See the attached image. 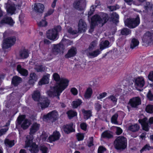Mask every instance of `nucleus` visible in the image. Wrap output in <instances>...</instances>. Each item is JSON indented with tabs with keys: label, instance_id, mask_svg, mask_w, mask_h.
Wrapping results in <instances>:
<instances>
[{
	"label": "nucleus",
	"instance_id": "31",
	"mask_svg": "<svg viewBox=\"0 0 153 153\" xmlns=\"http://www.w3.org/2000/svg\"><path fill=\"white\" fill-rule=\"evenodd\" d=\"M139 43L137 39L135 38L132 39L130 44V48L132 49L134 48L138 45Z\"/></svg>",
	"mask_w": 153,
	"mask_h": 153
},
{
	"label": "nucleus",
	"instance_id": "50",
	"mask_svg": "<svg viewBox=\"0 0 153 153\" xmlns=\"http://www.w3.org/2000/svg\"><path fill=\"white\" fill-rule=\"evenodd\" d=\"M76 136L78 140H82L84 139V134L82 133H78L76 134Z\"/></svg>",
	"mask_w": 153,
	"mask_h": 153
},
{
	"label": "nucleus",
	"instance_id": "53",
	"mask_svg": "<svg viewBox=\"0 0 153 153\" xmlns=\"http://www.w3.org/2000/svg\"><path fill=\"white\" fill-rule=\"evenodd\" d=\"M8 128L7 126L4 128L1 129L0 130V136L4 134L8 130Z\"/></svg>",
	"mask_w": 153,
	"mask_h": 153
},
{
	"label": "nucleus",
	"instance_id": "45",
	"mask_svg": "<svg viewBox=\"0 0 153 153\" xmlns=\"http://www.w3.org/2000/svg\"><path fill=\"white\" fill-rule=\"evenodd\" d=\"M74 6L76 9L78 10H80V9L79 8V7L81 6L80 2L79 0L76 1L73 4Z\"/></svg>",
	"mask_w": 153,
	"mask_h": 153
},
{
	"label": "nucleus",
	"instance_id": "3",
	"mask_svg": "<svg viewBox=\"0 0 153 153\" xmlns=\"http://www.w3.org/2000/svg\"><path fill=\"white\" fill-rule=\"evenodd\" d=\"M32 96L35 101L39 102L38 104V105L42 108L47 107L49 105L50 102L47 98L42 97H40V92L39 91H35Z\"/></svg>",
	"mask_w": 153,
	"mask_h": 153
},
{
	"label": "nucleus",
	"instance_id": "9",
	"mask_svg": "<svg viewBox=\"0 0 153 153\" xmlns=\"http://www.w3.org/2000/svg\"><path fill=\"white\" fill-rule=\"evenodd\" d=\"M143 45L148 46L153 44V33L149 31L146 32L142 39Z\"/></svg>",
	"mask_w": 153,
	"mask_h": 153
},
{
	"label": "nucleus",
	"instance_id": "58",
	"mask_svg": "<svg viewBox=\"0 0 153 153\" xmlns=\"http://www.w3.org/2000/svg\"><path fill=\"white\" fill-rule=\"evenodd\" d=\"M80 127L82 129L85 131L86 129L87 125L85 123H82L80 124Z\"/></svg>",
	"mask_w": 153,
	"mask_h": 153
},
{
	"label": "nucleus",
	"instance_id": "62",
	"mask_svg": "<svg viewBox=\"0 0 153 153\" xmlns=\"http://www.w3.org/2000/svg\"><path fill=\"white\" fill-rule=\"evenodd\" d=\"M54 10L53 9H51L49 10L47 12L45 16H47L51 15L54 12Z\"/></svg>",
	"mask_w": 153,
	"mask_h": 153
},
{
	"label": "nucleus",
	"instance_id": "29",
	"mask_svg": "<svg viewBox=\"0 0 153 153\" xmlns=\"http://www.w3.org/2000/svg\"><path fill=\"white\" fill-rule=\"evenodd\" d=\"M140 128L139 126L137 124L131 125L128 127L129 130L133 132H135L139 130Z\"/></svg>",
	"mask_w": 153,
	"mask_h": 153
},
{
	"label": "nucleus",
	"instance_id": "64",
	"mask_svg": "<svg viewBox=\"0 0 153 153\" xmlns=\"http://www.w3.org/2000/svg\"><path fill=\"white\" fill-rule=\"evenodd\" d=\"M58 0H54L51 4V6L53 8H54L55 7L56 5V2Z\"/></svg>",
	"mask_w": 153,
	"mask_h": 153
},
{
	"label": "nucleus",
	"instance_id": "54",
	"mask_svg": "<svg viewBox=\"0 0 153 153\" xmlns=\"http://www.w3.org/2000/svg\"><path fill=\"white\" fill-rule=\"evenodd\" d=\"M152 7V5L149 2H147L146 5L144 7V8L146 10H148L150 9Z\"/></svg>",
	"mask_w": 153,
	"mask_h": 153
},
{
	"label": "nucleus",
	"instance_id": "8",
	"mask_svg": "<svg viewBox=\"0 0 153 153\" xmlns=\"http://www.w3.org/2000/svg\"><path fill=\"white\" fill-rule=\"evenodd\" d=\"M48 136L47 134L43 133L41 136L42 140L43 141H46L47 142H49L55 141L58 140L59 139L60 134L58 131H56L54 132L53 134L50 136L48 139H47Z\"/></svg>",
	"mask_w": 153,
	"mask_h": 153
},
{
	"label": "nucleus",
	"instance_id": "19",
	"mask_svg": "<svg viewBox=\"0 0 153 153\" xmlns=\"http://www.w3.org/2000/svg\"><path fill=\"white\" fill-rule=\"evenodd\" d=\"M129 104L132 107L137 108L139 105L141 104L140 99L139 97H133L130 100Z\"/></svg>",
	"mask_w": 153,
	"mask_h": 153
},
{
	"label": "nucleus",
	"instance_id": "5",
	"mask_svg": "<svg viewBox=\"0 0 153 153\" xmlns=\"http://www.w3.org/2000/svg\"><path fill=\"white\" fill-rule=\"evenodd\" d=\"M114 147L117 150H123L127 146V140L126 138L120 136L116 138L114 141Z\"/></svg>",
	"mask_w": 153,
	"mask_h": 153
},
{
	"label": "nucleus",
	"instance_id": "40",
	"mask_svg": "<svg viewBox=\"0 0 153 153\" xmlns=\"http://www.w3.org/2000/svg\"><path fill=\"white\" fill-rule=\"evenodd\" d=\"M40 150L42 153H48V149L44 145H42L40 147Z\"/></svg>",
	"mask_w": 153,
	"mask_h": 153
},
{
	"label": "nucleus",
	"instance_id": "49",
	"mask_svg": "<svg viewBox=\"0 0 153 153\" xmlns=\"http://www.w3.org/2000/svg\"><path fill=\"white\" fill-rule=\"evenodd\" d=\"M105 47V39L104 38L102 39L101 40L100 44V49L102 50L104 49Z\"/></svg>",
	"mask_w": 153,
	"mask_h": 153
},
{
	"label": "nucleus",
	"instance_id": "26",
	"mask_svg": "<svg viewBox=\"0 0 153 153\" xmlns=\"http://www.w3.org/2000/svg\"><path fill=\"white\" fill-rule=\"evenodd\" d=\"M76 54V49L74 48H72L68 51V53L65 55V57L66 58H69L74 56Z\"/></svg>",
	"mask_w": 153,
	"mask_h": 153
},
{
	"label": "nucleus",
	"instance_id": "39",
	"mask_svg": "<svg viewBox=\"0 0 153 153\" xmlns=\"http://www.w3.org/2000/svg\"><path fill=\"white\" fill-rule=\"evenodd\" d=\"M146 111L149 113H153V105L151 104L148 105L146 108Z\"/></svg>",
	"mask_w": 153,
	"mask_h": 153
},
{
	"label": "nucleus",
	"instance_id": "38",
	"mask_svg": "<svg viewBox=\"0 0 153 153\" xmlns=\"http://www.w3.org/2000/svg\"><path fill=\"white\" fill-rule=\"evenodd\" d=\"M107 98L114 105H116L117 99L114 96L111 95Z\"/></svg>",
	"mask_w": 153,
	"mask_h": 153
},
{
	"label": "nucleus",
	"instance_id": "21",
	"mask_svg": "<svg viewBox=\"0 0 153 153\" xmlns=\"http://www.w3.org/2000/svg\"><path fill=\"white\" fill-rule=\"evenodd\" d=\"M33 9L36 11L39 12H42L44 8L43 4L40 3L34 4L32 6Z\"/></svg>",
	"mask_w": 153,
	"mask_h": 153
},
{
	"label": "nucleus",
	"instance_id": "56",
	"mask_svg": "<svg viewBox=\"0 0 153 153\" xmlns=\"http://www.w3.org/2000/svg\"><path fill=\"white\" fill-rule=\"evenodd\" d=\"M95 109L97 110L98 111L101 109V106L100 104L98 103H96L95 104Z\"/></svg>",
	"mask_w": 153,
	"mask_h": 153
},
{
	"label": "nucleus",
	"instance_id": "34",
	"mask_svg": "<svg viewBox=\"0 0 153 153\" xmlns=\"http://www.w3.org/2000/svg\"><path fill=\"white\" fill-rule=\"evenodd\" d=\"M82 103L81 100L79 99H78L73 101L72 102V105L73 108H76Z\"/></svg>",
	"mask_w": 153,
	"mask_h": 153
},
{
	"label": "nucleus",
	"instance_id": "55",
	"mask_svg": "<svg viewBox=\"0 0 153 153\" xmlns=\"http://www.w3.org/2000/svg\"><path fill=\"white\" fill-rule=\"evenodd\" d=\"M95 8V6H92L91 7L90 10L88 12V15H91L93 13L94 11V9Z\"/></svg>",
	"mask_w": 153,
	"mask_h": 153
},
{
	"label": "nucleus",
	"instance_id": "12",
	"mask_svg": "<svg viewBox=\"0 0 153 153\" xmlns=\"http://www.w3.org/2000/svg\"><path fill=\"white\" fill-rule=\"evenodd\" d=\"M125 25L130 28L137 26L140 22L139 17L137 16L135 18H128L125 21Z\"/></svg>",
	"mask_w": 153,
	"mask_h": 153
},
{
	"label": "nucleus",
	"instance_id": "17",
	"mask_svg": "<svg viewBox=\"0 0 153 153\" xmlns=\"http://www.w3.org/2000/svg\"><path fill=\"white\" fill-rule=\"evenodd\" d=\"M16 39L15 37H10L4 40L2 45L3 49H7L12 46L15 43Z\"/></svg>",
	"mask_w": 153,
	"mask_h": 153
},
{
	"label": "nucleus",
	"instance_id": "59",
	"mask_svg": "<svg viewBox=\"0 0 153 153\" xmlns=\"http://www.w3.org/2000/svg\"><path fill=\"white\" fill-rule=\"evenodd\" d=\"M148 78L150 80L153 81V71H151L149 73Z\"/></svg>",
	"mask_w": 153,
	"mask_h": 153
},
{
	"label": "nucleus",
	"instance_id": "23",
	"mask_svg": "<svg viewBox=\"0 0 153 153\" xmlns=\"http://www.w3.org/2000/svg\"><path fill=\"white\" fill-rule=\"evenodd\" d=\"M40 125L36 123H33L30 128V135L34 134L39 128Z\"/></svg>",
	"mask_w": 153,
	"mask_h": 153
},
{
	"label": "nucleus",
	"instance_id": "20",
	"mask_svg": "<svg viewBox=\"0 0 153 153\" xmlns=\"http://www.w3.org/2000/svg\"><path fill=\"white\" fill-rule=\"evenodd\" d=\"M6 7L8 13L12 15L14 13L16 8L15 5L13 3L9 1L6 4Z\"/></svg>",
	"mask_w": 153,
	"mask_h": 153
},
{
	"label": "nucleus",
	"instance_id": "42",
	"mask_svg": "<svg viewBox=\"0 0 153 153\" xmlns=\"http://www.w3.org/2000/svg\"><path fill=\"white\" fill-rule=\"evenodd\" d=\"M34 68L38 72L43 71L45 70L44 68L41 65H36Z\"/></svg>",
	"mask_w": 153,
	"mask_h": 153
},
{
	"label": "nucleus",
	"instance_id": "13",
	"mask_svg": "<svg viewBox=\"0 0 153 153\" xmlns=\"http://www.w3.org/2000/svg\"><path fill=\"white\" fill-rule=\"evenodd\" d=\"M31 124L30 120L25 118L24 115L20 116L17 119L16 124H21L22 128L24 129L27 128Z\"/></svg>",
	"mask_w": 153,
	"mask_h": 153
},
{
	"label": "nucleus",
	"instance_id": "30",
	"mask_svg": "<svg viewBox=\"0 0 153 153\" xmlns=\"http://www.w3.org/2000/svg\"><path fill=\"white\" fill-rule=\"evenodd\" d=\"M28 53L26 50H24L21 51L19 53V56L20 59H25L28 57Z\"/></svg>",
	"mask_w": 153,
	"mask_h": 153
},
{
	"label": "nucleus",
	"instance_id": "41",
	"mask_svg": "<svg viewBox=\"0 0 153 153\" xmlns=\"http://www.w3.org/2000/svg\"><path fill=\"white\" fill-rule=\"evenodd\" d=\"M152 149V147L149 144H147L143 147L142 149L140 150V152L142 153L144 151L149 150Z\"/></svg>",
	"mask_w": 153,
	"mask_h": 153
},
{
	"label": "nucleus",
	"instance_id": "52",
	"mask_svg": "<svg viewBox=\"0 0 153 153\" xmlns=\"http://www.w3.org/2000/svg\"><path fill=\"white\" fill-rule=\"evenodd\" d=\"M116 128V133L117 135H120L123 132V130L120 127H115Z\"/></svg>",
	"mask_w": 153,
	"mask_h": 153
},
{
	"label": "nucleus",
	"instance_id": "37",
	"mask_svg": "<svg viewBox=\"0 0 153 153\" xmlns=\"http://www.w3.org/2000/svg\"><path fill=\"white\" fill-rule=\"evenodd\" d=\"M68 117L71 119L73 117L76 116L77 115V113L76 111H69L67 112Z\"/></svg>",
	"mask_w": 153,
	"mask_h": 153
},
{
	"label": "nucleus",
	"instance_id": "35",
	"mask_svg": "<svg viewBox=\"0 0 153 153\" xmlns=\"http://www.w3.org/2000/svg\"><path fill=\"white\" fill-rule=\"evenodd\" d=\"M131 30L127 28H124L121 30V33L123 35H128L131 34Z\"/></svg>",
	"mask_w": 153,
	"mask_h": 153
},
{
	"label": "nucleus",
	"instance_id": "16",
	"mask_svg": "<svg viewBox=\"0 0 153 153\" xmlns=\"http://www.w3.org/2000/svg\"><path fill=\"white\" fill-rule=\"evenodd\" d=\"M119 16L116 12H113L109 16L106 13V22L109 21L116 24L119 22Z\"/></svg>",
	"mask_w": 153,
	"mask_h": 153
},
{
	"label": "nucleus",
	"instance_id": "61",
	"mask_svg": "<svg viewBox=\"0 0 153 153\" xmlns=\"http://www.w3.org/2000/svg\"><path fill=\"white\" fill-rule=\"evenodd\" d=\"M108 8L111 11H112L116 10V7L114 6H108Z\"/></svg>",
	"mask_w": 153,
	"mask_h": 153
},
{
	"label": "nucleus",
	"instance_id": "4",
	"mask_svg": "<svg viewBox=\"0 0 153 153\" xmlns=\"http://www.w3.org/2000/svg\"><path fill=\"white\" fill-rule=\"evenodd\" d=\"M105 15L101 13L100 16L96 15L93 16L91 19V29L89 31H92L94 27L99 24H101L100 26H102L105 22Z\"/></svg>",
	"mask_w": 153,
	"mask_h": 153
},
{
	"label": "nucleus",
	"instance_id": "60",
	"mask_svg": "<svg viewBox=\"0 0 153 153\" xmlns=\"http://www.w3.org/2000/svg\"><path fill=\"white\" fill-rule=\"evenodd\" d=\"M104 148L102 146L99 147L98 150V153H103Z\"/></svg>",
	"mask_w": 153,
	"mask_h": 153
},
{
	"label": "nucleus",
	"instance_id": "14",
	"mask_svg": "<svg viewBox=\"0 0 153 153\" xmlns=\"http://www.w3.org/2000/svg\"><path fill=\"white\" fill-rule=\"evenodd\" d=\"M14 23L11 18L7 17L4 16V13L0 9V26L5 24L12 25Z\"/></svg>",
	"mask_w": 153,
	"mask_h": 153
},
{
	"label": "nucleus",
	"instance_id": "11",
	"mask_svg": "<svg viewBox=\"0 0 153 153\" xmlns=\"http://www.w3.org/2000/svg\"><path fill=\"white\" fill-rule=\"evenodd\" d=\"M138 122L141 124L143 129L146 131H148L150 125L153 124V117L150 118L149 120L146 117H145L143 119H139Z\"/></svg>",
	"mask_w": 153,
	"mask_h": 153
},
{
	"label": "nucleus",
	"instance_id": "25",
	"mask_svg": "<svg viewBox=\"0 0 153 153\" xmlns=\"http://www.w3.org/2000/svg\"><path fill=\"white\" fill-rule=\"evenodd\" d=\"M17 70L18 72L23 76H26L28 74L27 71L26 69L22 68L21 65H17Z\"/></svg>",
	"mask_w": 153,
	"mask_h": 153
},
{
	"label": "nucleus",
	"instance_id": "6",
	"mask_svg": "<svg viewBox=\"0 0 153 153\" xmlns=\"http://www.w3.org/2000/svg\"><path fill=\"white\" fill-rule=\"evenodd\" d=\"M25 141V147H29V150L32 153H37L39 150L37 145L33 142V137L32 136L28 135L26 137Z\"/></svg>",
	"mask_w": 153,
	"mask_h": 153
},
{
	"label": "nucleus",
	"instance_id": "46",
	"mask_svg": "<svg viewBox=\"0 0 153 153\" xmlns=\"http://www.w3.org/2000/svg\"><path fill=\"white\" fill-rule=\"evenodd\" d=\"M146 96L149 100L150 101H153V94L150 90H149Z\"/></svg>",
	"mask_w": 153,
	"mask_h": 153
},
{
	"label": "nucleus",
	"instance_id": "36",
	"mask_svg": "<svg viewBox=\"0 0 153 153\" xmlns=\"http://www.w3.org/2000/svg\"><path fill=\"white\" fill-rule=\"evenodd\" d=\"M4 143L7 146L11 147L14 145V141L6 139L4 141Z\"/></svg>",
	"mask_w": 153,
	"mask_h": 153
},
{
	"label": "nucleus",
	"instance_id": "33",
	"mask_svg": "<svg viewBox=\"0 0 153 153\" xmlns=\"http://www.w3.org/2000/svg\"><path fill=\"white\" fill-rule=\"evenodd\" d=\"M82 112L83 114L84 118L86 120L88 119L91 116V112L90 111H86L83 109Z\"/></svg>",
	"mask_w": 153,
	"mask_h": 153
},
{
	"label": "nucleus",
	"instance_id": "63",
	"mask_svg": "<svg viewBox=\"0 0 153 153\" xmlns=\"http://www.w3.org/2000/svg\"><path fill=\"white\" fill-rule=\"evenodd\" d=\"M93 139L92 137H91L90 138V140L88 143V146L89 147H90L93 146Z\"/></svg>",
	"mask_w": 153,
	"mask_h": 153
},
{
	"label": "nucleus",
	"instance_id": "22",
	"mask_svg": "<svg viewBox=\"0 0 153 153\" xmlns=\"http://www.w3.org/2000/svg\"><path fill=\"white\" fill-rule=\"evenodd\" d=\"M50 75L49 74H46L44 75L42 78L39 82V84L42 85L43 84H48L49 82V78Z\"/></svg>",
	"mask_w": 153,
	"mask_h": 153
},
{
	"label": "nucleus",
	"instance_id": "51",
	"mask_svg": "<svg viewBox=\"0 0 153 153\" xmlns=\"http://www.w3.org/2000/svg\"><path fill=\"white\" fill-rule=\"evenodd\" d=\"M105 96V93L103 92L99 94L97 96V98L98 100H102V99L104 98Z\"/></svg>",
	"mask_w": 153,
	"mask_h": 153
},
{
	"label": "nucleus",
	"instance_id": "47",
	"mask_svg": "<svg viewBox=\"0 0 153 153\" xmlns=\"http://www.w3.org/2000/svg\"><path fill=\"white\" fill-rule=\"evenodd\" d=\"M100 51L99 50H96L93 52L89 53V55L91 56L94 57L97 56L100 53Z\"/></svg>",
	"mask_w": 153,
	"mask_h": 153
},
{
	"label": "nucleus",
	"instance_id": "2",
	"mask_svg": "<svg viewBox=\"0 0 153 153\" xmlns=\"http://www.w3.org/2000/svg\"><path fill=\"white\" fill-rule=\"evenodd\" d=\"M72 43L69 40L66 39L64 38L59 44L53 45L51 52L48 56V60H50L52 59L59 54L61 50L64 47L70 45Z\"/></svg>",
	"mask_w": 153,
	"mask_h": 153
},
{
	"label": "nucleus",
	"instance_id": "32",
	"mask_svg": "<svg viewBox=\"0 0 153 153\" xmlns=\"http://www.w3.org/2000/svg\"><path fill=\"white\" fill-rule=\"evenodd\" d=\"M22 81V79L20 77L16 76L13 77L12 83L15 85H17L20 83Z\"/></svg>",
	"mask_w": 153,
	"mask_h": 153
},
{
	"label": "nucleus",
	"instance_id": "10",
	"mask_svg": "<svg viewBox=\"0 0 153 153\" xmlns=\"http://www.w3.org/2000/svg\"><path fill=\"white\" fill-rule=\"evenodd\" d=\"M87 25L84 21L81 19L78 24V31H72L71 28H70L68 30V32L72 34H75L79 33L84 32L87 29Z\"/></svg>",
	"mask_w": 153,
	"mask_h": 153
},
{
	"label": "nucleus",
	"instance_id": "27",
	"mask_svg": "<svg viewBox=\"0 0 153 153\" xmlns=\"http://www.w3.org/2000/svg\"><path fill=\"white\" fill-rule=\"evenodd\" d=\"M38 79V77L36 74L34 73H32L30 75L29 82L30 84H33Z\"/></svg>",
	"mask_w": 153,
	"mask_h": 153
},
{
	"label": "nucleus",
	"instance_id": "43",
	"mask_svg": "<svg viewBox=\"0 0 153 153\" xmlns=\"http://www.w3.org/2000/svg\"><path fill=\"white\" fill-rule=\"evenodd\" d=\"M38 26L40 27H45L47 25V22L45 19H42L37 22Z\"/></svg>",
	"mask_w": 153,
	"mask_h": 153
},
{
	"label": "nucleus",
	"instance_id": "24",
	"mask_svg": "<svg viewBox=\"0 0 153 153\" xmlns=\"http://www.w3.org/2000/svg\"><path fill=\"white\" fill-rule=\"evenodd\" d=\"M73 125V124L72 123L68 125H64L62 127L61 129L65 132L68 133L72 131Z\"/></svg>",
	"mask_w": 153,
	"mask_h": 153
},
{
	"label": "nucleus",
	"instance_id": "15",
	"mask_svg": "<svg viewBox=\"0 0 153 153\" xmlns=\"http://www.w3.org/2000/svg\"><path fill=\"white\" fill-rule=\"evenodd\" d=\"M58 117L59 115L57 112L56 111H53L46 115H44L42 119L45 121L50 120L54 121L57 120Z\"/></svg>",
	"mask_w": 153,
	"mask_h": 153
},
{
	"label": "nucleus",
	"instance_id": "18",
	"mask_svg": "<svg viewBox=\"0 0 153 153\" xmlns=\"http://www.w3.org/2000/svg\"><path fill=\"white\" fill-rule=\"evenodd\" d=\"M134 85L137 89L143 87L145 84L144 78L143 77H138L134 79Z\"/></svg>",
	"mask_w": 153,
	"mask_h": 153
},
{
	"label": "nucleus",
	"instance_id": "44",
	"mask_svg": "<svg viewBox=\"0 0 153 153\" xmlns=\"http://www.w3.org/2000/svg\"><path fill=\"white\" fill-rule=\"evenodd\" d=\"M118 117V115L117 114H115L111 117V121L112 123L115 124H118V123L117 120Z\"/></svg>",
	"mask_w": 153,
	"mask_h": 153
},
{
	"label": "nucleus",
	"instance_id": "48",
	"mask_svg": "<svg viewBox=\"0 0 153 153\" xmlns=\"http://www.w3.org/2000/svg\"><path fill=\"white\" fill-rule=\"evenodd\" d=\"M113 135L112 132L109 131H106V139H111L113 138Z\"/></svg>",
	"mask_w": 153,
	"mask_h": 153
},
{
	"label": "nucleus",
	"instance_id": "28",
	"mask_svg": "<svg viewBox=\"0 0 153 153\" xmlns=\"http://www.w3.org/2000/svg\"><path fill=\"white\" fill-rule=\"evenodd\" d=\"M93 91L91 88H88L84 94V97L86 99L90 98L92 94Z\"/></svg>",
	"mask_w": 153,
	"mask_h": 153
},
{
	"label": "nucleus",
	"instance_id": "1",
	"mask_svg": "<svg viewBox=\"0 0 153 153\" xmlns=\"http://www.w3.org/2000/svg\"><path fill=\"white\" fill-rule=\"evenodd\" d=\"M52 77L53 79L57 82L54 86L51 87L46 93L50 97L57 96L59 98L58 96L68 85L69 81L65 78H60L59 75L56 73H53Z\"/></svg>",
	"mask_w": 153,
	"mask_h": 153
},
{
	"label": "nucleus",
	"instance_id": "7",
	"mask_svg": "<svg viewBox=\"0 0 153 153\" xmlns=\"http://www.w3.org/2000/svg\"><path fill=\"white\" fill-rule=\"evenodd\" d=\"M61 29V27L59 26L54 29L49 30L46 33L47 38L51 40L55 41L57 40L58 37V33Z\"/></svg>",
	"mask_w": 153,
	"mask_h": 153
},
{
	"label": "nucleus",
	"instance_id": "57",
	"mask_svg": "<svg viewBox=\"0 0 153 153\" xmlns=\"http://www.w3.org/2000/svg\"><path fill=\"white\" fill-rule=\"evenodd\" d=\"M71 92L74 95H76L78 93L77 90L74 88H73L71 89Z\"/></svg>",
	"mask_w": 153,
	"mask_h": 153
}]
</instances>
